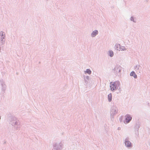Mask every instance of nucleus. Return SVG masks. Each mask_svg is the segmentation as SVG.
<instances>
[{
	"label": "nucleus",
	"instance_id": "obj_5",
	"mask_svg": "<svg viewBox=\"0 0 150 150\" xmlns=\"http://www.w3.org/2000/svg\"><path fill=\"white\" fill-rule=\"evenodd\" d=\"M13 120L11 122V124L14 126L15 128L17 130H18L20 128V123L16 120L15 117L13 118Z\"/></svg>",
	"mask_w": 150,
	"mask_h": 150
},
{
	"label": "nucleus",
	"instance_id": "obj_15",
	"mask_svg": "<svg viewBox=\"0 0 150 150\" xmlns=\"http://www.w3.org/2000/svg\"><path fill=\"white\" fill-rule=\"evenodd\" d=\"M130 75L131 76H133L135 79H137V76L134 71H132L130 73Z\"/></svg>",
	"mask_w": 150,
	"mask_h": 150
},
{
	"label": "nucleus",
	"instance_id": "obj_17",
	"mask_svg": "<svg viewBox=\"0 0 150 150\" xmlns=\"http://www.w3.org/2000/svg\"><path fill=\"white\" fill-rule=\"evenodd\" d=\"M84 72L85 74H87L90 75L91 74V71L89 69H87L84 71Z\"/></svg>",
	"mask_w": 150,
	"mask_h": 150
},
{
	"label": "nucleus",
	"instance_id": "obj_16",
	"mask_svg": "<svg viewBox=\"0 0 150 150\" xmlns=\"http://www.w3.org/2000/svg\"><path fill=\"white\" fill-rule=\"evenodd\" d=\"M108 101L111 102L112 100V94L111 93H109L108 96Z\"/></svg>",
	"mask_w": 150,
	"mask_h": 150
},
{
	"label": "nucleus",
	"instance_id": "obj_18",
	"mask_svg": "<svg viewBox=\"0 0 150 150\" xmlns=\"http://www.w3.org/2000/svg\"><path fill=\"white\" fill-rule=\"evenodd\" d=\"M140 127V125L139 124H137L134 127V130L139 131Z\"/></svg>",
	"mask_w": 150,
	"mask_h": 150
},
{
	"label": "nucleus",
	"instance_id": "obj_22",
	"mask_svg": "<svg viewBox=\"0 0 150 150\" xmlns=\"http://www.w3.org/2000/svg\"><path fill=\"white\" fill-rule=\"evenodd\" d=\"M120 129H121V128L120 127H119L118 128V129L119 130H120Z\"/></svg>",
	"mask_w": 150,
	"mask_h": 150
},
{
	"label": "nucleus",
	"instance_id": "obj_10",
	"mask_svg": "<svg viewBox=\"0 0 150 150\" xmlns=\"http://www.w3.org/2000/svg\"><path fill=\"white\" fill-rule=\"evenodd\" d=\"M134 69L135 71L138 72L139 73H141V67L139 64H137L134 67Z\"/></svg>",
	"mask_w": 150,
	"mask_h": 150
},
{
	"label": "nucleus",
	"instance_id": "obj_23",
	"mask_svg": "<svg viewBox=\"0 0 150 150\" xmlns=\"http://www.w3.org/2000/svg\"><path fill=\"white\" fill-rule=\"evenodd\" d=\"M149 145L150 146V142L149 143Z\"/></svg>",
	"mask_w": 150,
	"mask_h": 150
},
{
	"label": "nucleus",
	"instance_id": "obj_1",
	"mask_svg": "<svg viewBox=\"0 0 150 150\" xmlns=\"http://www.w3.org/2000/svg\"><path fill=\"white\" fill-rule=\"evenodd\" d=\"M120 81H116L114 82H111L110 83V90L112 91L116 90H117L118 88L119 87L120 88Z\"/></svg>",
	"mask_w": 150,
	"mask_h": 150
},
{
	"label": "nucleus",
	"instance_id": "obj_3",
	"mask_svg": "<svg viewBox=\"0 0 150 150\" xmlns=\"http://www.w3.org/2000/svg\"><path fill=\"white\" fill-rule=\"evenodd\" d=\"M52 150H61L62 149L63 144L61 142H57L53 144Z\"/></svg>",
	"mask_w": 150,
	"mask_h": 150
},
{
	"label": "nucleus",
	"instance_id": "obj_6",
	"mask_svg": "<svg viewBox=\"0 0 150 150\" xmlns=\"http://www.w3.org/2000/svg\"><path fill=\"white\" fill-rule=\"evenodd\" d=\"M122 70V67L119 65H116L113 69V71L115 75L119 76L120 75V72Z\"/></svg>",
	"mask_w": 150,
	"mask_h": 150
},
{
	"label": "nucleus",
	"instance_id": "obj_7",
	"mask_svg": "<svg viewBox=\"0 0 150 150\" xmlns=\"http://www.w3.org/2000/svg\"><path fill=\"white\" fill-rule=\"evenodd\" d=\"M124 143L125 146L128 148H131L132 146V144L129 141V138L128 137H126L125 139Z\"/></svg>",
	"mask_w": 150,
	"mask_h": 150
},
{
	"label": "nucleus",
	"instance_id": "obj_12",
	"mask_svg": "<svg viewBox=\"0 0 150 150\" xmlns=\"http://www.w3.org/2000/svg\"><path fill=\"white\" fill-rule=\"evenodd\" d=\"M83 79L84 82L86 85L88 83V81L89 79V77L88 76H83Z\"/></svg>",
	"mask_w": 150,
	"mask_h": 150
},
{
	"label": "nucleus",
	"instance_id": "obj_13",
	"mask_svg": "<svg viewBox=\"0 0 150 150\" xmlns=\"http://www.w3.org/2000/svg\"><path fill=\"white\" fill-rule=\"evenodd\" d=\"M107 54L110 57H112L114 55V53L112 50H110L108 51Z\"/></svg>",
	"mask_w": 150,
	"mask_h": 150
},
{
	"label": "nucleus",
	"instance_id": "obj_9",
	"mask_svg": "<svg viewBox=\"0 0 150 150\" xmlns=\"http://www.w3.org/2000/svg\"><path fill=\"white\" fill-rule=\"evenodd\" d=\"M0 82L2 86V90L3 91H5L6 89V85L2 79L0 80Z\"/></svg>",
	"mask_w": 150,
	"mask_h": 150
},
{
	"label": "nucleus",
	"instance_id": "obj_19",
	"mask_svg": "<svg viewBox=\"0 0 150 150\" xmlns=\"http://www.w3.org/2000/svg\"><path fill=\"white\" fill-rule=\"evenodd\" d=\"M130 20L131 21H133L134 23H136L137 21L135 18L133 16H132L130 18Z\"/></svg>",
	"mask_w": 150,
	"mask_h": 150
},
{
	"label": "nucleus",
	"instance_id": "obj_14",
	"mask_svg": "<svg viewBox=\"0 0 150 150\" xmlns=\"http://www.w3.org/2000/svg\"><path fill=\"white\" fill-rule=\"evenodd\" d=\"M120 47L121 45L120 44L116 43L115 45L114 48L117 50H118L120 51Z\"/></svg>",
	"mask_w": 150,
	"mask_h": 150
},
{
	"label": "nucleus",
	"instance_id": "obj_11",
	"mask_svg": "<svg viewBox=\"0 0 150 150\" xmlns=\"http://www.w3.org/2000/svg\"><path fill=\"white\" fill-rule=\"evenodd\" d=\"M98 33V32L97 30H95L93 31L91 34V36L92 37H95Z\"/></svg>",
	"mask_w": 150,
	"mask_h": 150
},
{
	"label": "nucleus",
	"instance_id": "obj_2",
	"mask_svg": "<svg viewBox=\"0 0 150 150\" xmlns=\"http://www.w3.org/2000/svg\"><path fill=\"white\" fill-rule=\"evenodd\" d=\"M118 111V108L116 106H113L111 107L110 110V119L112 121H113L114 116L117 113Z\"/></svg>",
	"mask_w": 150,
	"mask_h": 150
},
{
	"label": "nucleus",
	"instance_id": "obj_4",
	"mask_svg": "<svg viewBox=\"0 0 150 150\" xmlns=\"http://www.w3.org/2000/svg\"><path fill=\"white\" fill-rule=\"evenodd\" d=\"M6 35L3 31L0 32V45H4L5 42Z\"/></svg>",
	"mask_w": 150,
	"mask_h": 150
},
{
	"label": "nucleus",
	"instance_id": "obj_20",
	"mask_svg": "<svg viewBox=\"0 0 150 150\" xmlns=\"http://www.w3.org/2000/svg\"><path fill=\"white\" fill-rule=\"evenodd\" d=\"M127 50V49L124 46H121L120 48V51H125Z\"/></svg>",
	"mask_w": 150,
	"mask_h": 150
},
{
	"label": "nucleus",
	"instance_id": "obj_21",
	"mask_svg": "<svg viewBox=\"0 0 150 150\" xmlns=\"http://www.w3.org/2000/svg\"><path fill=\"white\" fill-rule=\"evenodd\" d=\"M134 132L136 135V137H138L139 136V131L134 130Z\"/></svg>",
	"mask_w": 150,
	"mask_h": 150
},
{
	"label": "nucleus",
	"instance_id": "obj_8",
	"mask_svg": "<svg viewBox=\"0 0 150 150\" xmlns=\"http://www.w3.org/2000/svg\"><path fill=\"white\" fill-rule=\"evenodd\" d=\"M125 124H127L129 123L132 119V117L129 114H127L125 116Z\"/></svg>",
	"mask_w": 150,
	"mask_h": 150
}]
</instances>
